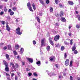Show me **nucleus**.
<instances>
[{
    "label": "nucleus",
    "instance_id": "nucleus-1",
    "mask_svg": "<svg viewBox=\"0 0 80 80\" xmlns=\"http://www.w3.org/2000/svg\"><path fill=\"white\" fill-rule=\"evenodd\" d=\"M3 62L4 64V65H5V71L7 72H9L10 69L8 67V62L4 60H3Z\"/></svg>",
    "mask_w": 80,
    "mask_h": 80
},
{
    "label": "nucleus",
    "instance_id": "nucleus-2",
    "mask_svg": "<svg viewBox=\"0 0 80 80\" xmlns=\"http://www.w3.org/2000/svg\"><path fill=\"white\" fill-rule=\"evenodd\" d=\"M16 31H17L16 32V33L18 35H22V32H20V28L18 27L17 28L16 30Z\"/></svg>",
    "mask_w": 80,
    "mask_h": 80
},
{
    "label": "nucleus",
    "instance_id": "nucleus-3",
    "mask_svg": "<svg viewBox=\"0 0 80 80\" xmlns=\"http://www.w3.org/2000/svg\"><path fill=\"white\" fill-rule=\"evenodd\" d=\"M9 65L10 66H12V68H11L12 70H13V69L15 70H16V68L15 66V64L12 62H11L9 63Z\"/></svg>",
    "mask_w": 80,
    "mask_h": 80
},
{
    "label": "nucleus",
    "instance_id": "nucleus-4",
    "mask_svg": "<svg viewBox=\"0 0 80 80\" xmlns=\"http://www.w3.org/2000/svg\"><path fill=\"white\" fill-rule=\"evenodd\" d=\"M60 35H56L54 38V40L55 41H56V42H57L58 40L59 39H60Z\"/></svg>",
    "mask_w": 80,
    "mask_h": 80
},
{
    "label": "nucleus",
    "instance_id": "nucleus-5",
    "mask_svg": "<svg viewBox=\"0 0 80 80\" xmlns=\"http://www.w3.org/2000/svg\"><path fill=\"white\" fill-rule=\"evenodd\" d=\"M69 62H70V60H69V59H66L65 63V64L66 66H68V65H69Z\"/></svg>",
    "mask_w": 80,
    "mask_h": 80
},
{
    "label": "nucleus",
    "instance_id": "nucleus-6",
    "mask_svg": "<svg viewBox=\"0 0 80 80\" xmlns=\"http://www.w3.org/2000/svg\"><path fill=\"white\" fill-rule=\"evenodd\" d=\"M27 60L28 61L30 62V63H33V59L31 58H27Z\"/></svg>",
    "mask_w": 80,
    "mask_h": 80
},
{
    "label": "nucleus",
    "instance_id": "nucleus-7",
    "mask_svg": "<svg viewBox=\"0 0 80 80\" xmlns=\"http://www.w3.org/2000/svg\"><path fill=\"white\" fill-rule=\"evenodd\" d=\"M6 29L8 32H10V31L11 28H10L9 27L8 25H7L6 26Z\"/></svg>",
    "mask_w": 80,
    "mask_h": 80
},
{
    "label": "nucleus",
    "instance_id": "nucleus-8",
    "mask_svg": "<svg viewBox=\"0 0 80 80\" xmlns=\"http://www.w3.org/2000/svg\"><path fill=\"white\" fill-rule=\"evenodd\" d=\"M64 14V12H63V11L62 10L60 11V14H59L60 17H63V14Z\"/></svg>",
    "mask_w": 80,
    "mask_h": 80
},
{
    "label": "nucleus",
    "instance_id": "nucleus-9",
    "mask_svg": "<svg viewBox=\"0 0 80 80\" xmlns=\"http://www.w3.org/2000/svg\"><path fill=\"white\" fill-rule=\"evenodd\" d=\"M49 40L50 44H51L52 45H54L53 42V41H52V38H49Z\"/></svg>",
    "mask_w": 80,
    "mask_h": 80
},
{
    "label": "nucleus",
    "instance_id": "nucleus-10",
    "mask_svg": "<svg viewBox=\"0 0 80 80\" xmlns=\"http://www.w3.org/2000/svg\"><path fill=\"white\" fill-rule=\"evenodd\" d=\"M55 57L54 56H52L49 58V59L50 61H53V60H55Z\"/></svg>",
    "mask_w": 80,
    "mask_h": 80
},
{
    "label": "nucleus",
    "instance_id": "nucleus-11",
    "mask_svg": "<svg viewBox=\"0 0 80 80\" xmlns=\"http://www.w3.org/2000/svg\"><path fill=\"white\" fill-rule=\"evenodd\" d=\"M68 3L70 5H73V4H74L73 2L70 1H68Z\"/></svg>",
    "mask_w": 80,
    "mask_h": 80
},
{
    "label": "nucleus",
    "instance_id": "nucleus-12",
    "mask_svg": "<svg viewBox=\"0 0 80 80\" xmlns=\"http://www.w3.org/2000/svg\"><path fill=\"white\" fill-rule=\"evenodd\" d=\"M5 56L7 59L8 60H10V56H9V55H8V54H6Z\"/></svg>",
    "mask_w": 80,
    "mask_h": 80
},
{
    "label": "nucleus",
    "instance_id": "nucleus-13",
    "mask_svg": "<svg viewBox=\"0 0 80 80\" xmlns=\"http://www.w3.org/2000/svg\"><path fill=\"white\" fill-rule=\"evenodd\" d=\"M75 50H76V47H75V45H74L72 47V52H74Z\"/></svg>",
    "mask_w": 80,
    "mask_h": 80
},
{
    "label": "nucleus",
    "instance_id": "nucleus-14",
    "mask_svg": "<svg viewBox=\"0 0 80 80\" xmlns=\"http://www.w3.org/2000/svg\"><path fill=\"white\" fill-rule=\"evenodd\" d=\"M61 20L63 22H65L66 21V19L64 18H61Z\"/></svg>",
    "mask_w": 80,
    "mask_h": 80
},
{
    "label": "nucleus",
    "instance_id": "nucleus-15",
    "mask_svg": "<svg viewBox=\"0 0 80 80\" xmlns=\"http://www.w3.org/2000/svg\"><path fill=\"white\" fill-rule=\"evenodd\" d=\"M8 50H12V46L10 44L8 45Z\"/></svg>",
    "mask_w": 80,
    "mask_h": 80
},
{
    "label": "nucleus",
    "instance_id": "nucleus-16",
    "mask_svg": "<svg viewBox=\"0 0 80 80\" xmlns=\"http://www.w3.org/2000/svg\"><path fill=\"white\" fill-rule=\"evenodd\" d=\"M27 6L28 8H30V7H32L31 6V4H30V3L29 2L27 3Z\"/></svg>",
    "mask_w": 80,
    "mask_h": 80
},
{
    "label": "nucleus",
    "instance_id": "nucleus-17",
    "mask_svg": "<svg viewBox=\"0 0 80 80\" xmlns=\"http://www.w3.org/2000/svg\"><path fill=\"white\" fill-rule=\"evenodd\" d=\"M44 39H43L41 40V46H43V44H44Z\"/></svg>",
    "mask_w": 80,
    "mask_h": 80
},
{
    "label": "nucleus",
    "instance_id": "nucleus-18",
    "mask_svg": "<svg viewBox=\"0 0 80 80\" xmlns=\"http://www.w3.org/2000/svg\"><path fill=\"white\" fill-rule=\"evenodd\" d=\"M36 18L37 19V20L38 22L39 23H40V18L38 17H36L35 18V19H36Z\"/></svg>",
    "mask_w": 80,
    "mask_h": 80
},
{
    "label": "nucleus",
    "instance_id": "nucleus-19",
    "mask_svg": "<svg viewBox=\"0 0 80 80\" xmlns=\"http://www.w3.org/2000/svg\"><path fill=\"white\" fill-rule=\"evenodd\" d=\"M32 7L34 9V10H36V8H35V4H34V3H32Z\"/></svg>",
    "mask_w": 80,
    "mask_h": 80
},
{
    "label": "nucleus",
    "instance_id": "nucleus-20",
    "mask_svg": "<svg viewBox=\"0 0 80 80\" xmlns=\"http://www.w3.org/2000/svg\"><path fill=\"white\" fill-rule=\"evenodd\" d=\"M15 48L16 50H17V49H18L19 48V45L18 44L15 45Z\"/></svg>",
    "mask_w": 80,
    "mask_h": 80
},
{
    "label": "nucleus",
    "instance_id": "nucleus-21",
    "mask_svg": "<svg viewBox=\"0 0 80 80\" xmlns=\"http://www.w3.org/2000/svg\"><path fill=\"white\" fill-rule=\"evenodd\" d=\"M23 52H24V49H23V48H21L20 52L21 53H23Z\"/></svg>",
    "mask_w": 80,
    "mask_h": 80
},
{
    "label": "nucleus",
    "instance_id": "nucleus-22",
    "mask_svg": "<svg viewBox=\"0 0 80 80\" xmlns=\"http://www.w3.org/2000/svg\"><path fill=\"white\" fill-rule=\"evenodd\" d=\"M13 53L14 55H18V53H17V51H13Z\"/></svg>",
    "mask_w": 80,
    "mask_h": 80
},
{
    "label": "nucleus",
    "instance_id": "nucleus-23",
    "mask_svg": "<svg viewBox=\"0 0 80 80\" xmlns=\"http://www.w3.org/2000/svg\"><path fill=\"white\" fill-rule=\"evenodd\" d=\"M65 49V47L64 46H62L61 48V50L62 51H63V50Z\"/></svg>",
    "mask_w": 80,
    "mask_h": 80
},
{
    "label": "nucleus",
    "instance_id": "nucleus-24",
    "mask_svg": "<svg viewBox=\"0 0 80 80\" xmlns=\"http://www.w3.org/2000/svg\"><path fill=\"white\" fill-rule=\"evenodd\" d=\"M49 9L50 10V12H53V7H50Z\"/></svg>",
    "mask_w": 80,
    "mask_h": 80
},
{
    "label": "nucleus",
    "instance_id": "nucleus-25",
    "mask_svg": "<svg viewBox=\"0 0 80 80\" xmlns=\"http://www.w3.org/2000/svg\"><path fill=\"white\" fill-rule=\"evenodd\" d=\"M70 45H72V44H73V39H71L70 41Z\"/></svg>",
    "mask_w": 80,
    "mask_h": 80
},
{
    "label": "nucleus",
    "instance_id": "nucleus-26",
    "mask_svg": "<svg viewBox=\"0 0 80 80\" xmlns=\"http://www.w3.org/2000/svg\"><path fill=\"white\" fill-rule=\"evenodd\" d=\"M15 64L16 68H18L19 65L18 63H15Z\"/></svg>",
    "mask_w": 80,
    "mask_h": 80
},
{
    "label": "nucleus",
    "instance_id": "nucleus-27",
    "mask_svg": "<svg viewBox=\"0 0 80 80\" xmlns=\"http://www.w3.org/2000/svg\"><path fill=\"white\" fill-rule=\"evenodd\" d=\"M39 0V2H40V3H41V4H42V5H43L44 4V2H43V0Z\"/></svg>",
    "mask_w": 80,
    "mask_h": 80
},
{
    "label": "nucleus",
    "instance_id": "nucleus-28",
    "mask_svg": "<svg viewBox=\"0 0 80 80\" xmlns=\"http://www.w3.org/2000/svg\"><path fill=\"white\" fill-rule=\"evenodd\" d=\"M1 23L2 25H5V22L4 21H1Z\"/></svg>",
    "mask_w": 80,
    "mask_h": 80
},
{
    "label": "nucleus",
    "instance_id": "nucleus-29",
    "mask_svg": "<svg viewBox=\"0 0 80 80\" xmlns=\"http://www.w3.org/2000/svg\"><path fill=\"white\" fill-rule=\"evenodd\" d=\"M55 16L56 17H58L59 16V15L58 13V12H56L55 14Z\"/></svg>",
    "mask_w": 80,
    "mask_h": 80
},
{
    "label": "nucleus",
    "instance_id": "nucleus-30",
    "mask_svg": "<svg viewBox=\"0 0 80 80\" xmlns=\"http://www.w3.org/2000/svg\"><path fill=\"white\" fill-rule=\"evenodd\" d=\"M47 50H48V51H50V46H48L47 47Z\"/></svg>",
    "mask_w": 80,
    "mask_h": 80
},
{
    "label": "nucleus",
    "instance_id": "nucleus-31",
    "mask_svg": "<svg viewBox=\"0 0 80 80\" xmlns=\"http://www.w3.org/2000/svg\"><path fill=\"white\" fill-rule=\"evenodd\" d=\"M17 7H13L12 8V9L13 11H16L17 10Z\"/></svg>",
    "mask_w": 80,
    "mask_h": 80
},
{
    "label": "nucleus",
    "instance_id": "nucleus-32",
    "mask_svg": "<svg viewBox=\"0 0 80 80\" xmlns=\"http://www.w3.org/2000/svg\"><path fill=\"white\" fill-rule=\"evenodd\" d=\"M54 1L55 3L58 5V0H54Z\"/></svg>",
    "mask_w": 80,
    "mask_h": 80
},
{
    "label": "nucleus",
    "instance_id": "nucleus-33",
    "mask_svg": "<svg viewBox=\"0 0 80 80\" xmlns=\"http://www.w3.org/2000/svg\"><path fill=\"white\" fill-rule=\"evenodd\" d=\"M77 18H78L79 21H80V15H77Z\"/></svg>",
    "mask_w": 80,
    "mask_h": 80
},
{
    "label": "nucleus",
    "instance_id": "nucleus-34",
    "mask_svg": "<svg viewBox=\"0 0 80 80\" xmlns=\"http://www.w3.org/2000/svg\"><path fill=\"white\" fill-rule=\"evenodd\" d=\"M72 63H73V61H71L70 62V64L69 66L70 67H72Z\"/></svg>",
    "mask_w": 80,
    "mask_h": 80
},
{
    "label": "nucleus",
    "instance_id": "nucleus-35",
    "mask_svg": "<svg viewBox=\"0 0 80 80\" xmlns=\"http://www.w3.org/2000/svg\"><path fill=\"white\" fill-rule=\"evenodd\" d=\"M76 28H80V25H79L78 24H77L76 25Z\"/></svg>",
    "mask_w": 80,
    "mask_h": 80
},
{
    "label": "nucleus",
    "instance_id": "nucleus-36",
    "mask_svg": "<svg viewBox=\"0 0 80 80\" xmlns=\"http://www.w3.org/2000/svg\"><path fill=\"white\" fill-rule=\"evenodd\" d=\"M14 14V12L13 11H12L11 12H10V15L12 16Z\"/></svg>",
    "mask_w": 80,
    "mask_h": 80
},
{
    "label": "nucleus",
    "instance_id": "nucleus-37",
    "mask_svg": "<svg viewBox=\"0 0 80 80\" xmlns=\"http://www.w3.org/2000/svg\"><path fill=\"white\" fill-rule=\"evenodd\" d=\"M33 75L35 77H38V74H37L36 72H34L33 73Z\"/></svg>",
    "mask_w": 80,
    "mask_h": 80
},
{
    "label": "nucleus",
    "instance_id": "nucleus-38",
    "mask_svg": "<svg viewBox=\"0 0 80 80\" xmlns=\"http://www.w3.org/2000/svg\"><path fill=\"white\" fill-rule=\"evenodd\" d=\"M29 8V10L31 12H33V10L32 9V8L31 7H30Z\"/></svg>",
    "mask_w": 80,
    "mask_h": 80
},
{
    "label": "nucleus",
    "instance_id": "nucleus-39",
    "mask_svg": "<svg viewBox=\"0 0 80 80\" xmlns=\"http://www.w3.org/2000/svg\"><path fill=\"white\" fill-rule=\"evenodd\" d=\"M58 5L60 8H62V7H63V5H62V4L60 3Z\"/></svg>",
    "mask_w": 80,
    "mask_h": 80
},
{
    "label": "nucleus",
    "instance_id": "nucleus-40",
    "mask_svg": "<svg viewBox=\"0 0 80 80\" xmlns=\"http://www.w3.org/2000/svg\"><path fill=\"white\" fill-rule=\"evenodd\" d=\"M40 61H38L36 62V64L37 65H40Z\"/></svg>",
    "mask_w": 80,
    "mask_h": 80
},
{
    "label": "nucleus",
    "instance_id": "nucleus-41",
    "mask_svg": "<svg viewBox=\"0 0 80 80\" xmlns=\"http://www.w3.org/2000/svg\"><path fill=\"white\" fill-rule=\"evenodd\" d=\"M74 54H77V53H78V51H77V50H75L74 51Z\"/></svg>",
    "mask_w": 80,
    "mask_h": 80
},
{
    "label": "nucleus",
    "instance_id": "nucleus-42",
    "mask_svg": "<svg viewBox=\"0 0 80 80\" xmlns=\"http://www.w3.org/2000/svg\"><path fill=\"white\" fill-rule=\"evenodd\" d=\"M64 57L65 58H67V53H65L64 55Z\"/></svg>",
    "mask_w": 80,
    "mask_h": 80
},
{
    "label": "nucleus",
    "instance_id": "nucleus-43",
    "mask_svg": "<svg viewBox=\"0 0 80 80\" xmlns=\"http://www.w3.org/2000/svg\"><path fill=\"white\" fill-rule=\"evenodd\" d=\"M37 43V42L35 40H33V45H35Z\"/></svg>",
    "mask_w": 80,
    "mask_h": 80
},
{
    "label": "nucleus",
    "instance_id": "nucleus-44",
    "mask_svg": "<svg viewBox=\"0 0 80 80\" xmlns=\"http://www.w3.org/2000/svg\"><path fill=\"white\" fill-rule=\"evenodd\" d=\"M32 73L31 72H29L28 73V75H29V77H30V76H32Z\"/></svg>",
    "mask_w": 80,
    "mask_h": 80
},
{
    "label": "nucleus",
    "instance_id": "nucleus-45",
    "mask_svg": "<svg viewBox=\"0 0 80 80\" xmlns=\"http://www.w3.org/2000/svg\"><path fill=\"white\" fill-rule=\"evenodd\" d=\"M6 75L7 77H10V74H9L7 73H6Z\"/></svg>",
    "mask_w": 80,
    "mask_h": 80
},
{
    "label": "nucleus",
    "instance_id": "nucleus-46",
    "mask_svg": "<svg viewBox=\"0 0 80 80\" xmlns=\"http://www.w3.org/2000/svg\"><path fill=\"white\" fill-rule=\"evenodd\" d=\"M70 80H73V77L72 76H70Z\"/></svg>",
    "mask_w": 80,
    "mask_h": 80
},
{
    "label": "nucleus",
    "instance_id": "nucleus-47",
    "mask_svg": "<svg viewBox=\"0 0 80 80\" xmlns=\"http://www.w3.org/2000/svg\"><path fill=\"white\" fill-rule=\"evenodd\" d=\"M4 13L3 12H1V13H0V15H3Z\"/></svg>",
    "mask_w": 80,
    "mask_h": 80
},
{
    "label": "nucleus",
    "instance_id": "nucleus-48",
    "mask_svg": "<svg viewBox=\"0 0 80 80\" xmlns=\"http://www.w3.org/2000/svg\"><path fill=\"white\" fill-rule=\"evenodd\" d=\"M15 80H18V77L17 76H15Z\"/></svg>",
    "mask_w": 80,
    "mask_h": 80
},
{
    "label": "nucleus",
    "instance_id": "nucleus-49",
    "mask_svg": "<svg viewBox=\"0 0 80 80\" xmlns=\"http://www.w3.org/2000/svg\"><path fill=\"white\" fill-rule=\"evenodd\" d=\"M14 75H15V74H14V73L13 72L11 73V77H13V76H14Z\"/></svg>",
    "mask_w": 80,
    "mask_h": 80
},
{
    "label": "nucleus",
    "instance_id": "nucleus-50",
    "mask_svg": "<svg viewBox=\"0 0 80 80\" xmlns=\"http://www.w3.org/2000/svg\"><path fill=\"white\" fill-rule=\"evenodd\" d=\"M11 12H12V9H9L8 11V12H9V13H10Z\"/></svg>",
    "mask_w": 80,
    "mask_h": 80
},
{
    "label": "nucleus",
    "instance_id": "nucleus-51",
    "mask_svg": "<svg viewBox=\"0 0 80 80\" xmlns=\"http://www.w3.org/2000/svg\"><path fill=\"white\" fill-rule=\"evenodd\" d=\"M55 66H56V68H58V64H56L55 65Z\"/></svg>",
    "mask_w": 80,
    "mask_h": 80
},
{
    "label": "nucleus",
    "instance_id": "nucleus-52",
    "mask_svg": "<svg viewBox=\"0 0 80 80\" xmlns=\"http://www.w3.org/2000/svg\"><path fill=\"white\" fill-rule=\"evenodd\" d=\"M3 50H7V47H5L3 48Z\"/></svg>",
    "mask_w": 80,
    "mask_h": 80
},
{
    "label": "nucleus",
    "instance_id": "nucleus-53",
    "mask_svg": "<svg viewBox=\"0 0 80 80\" xmlns=\"http://www.w3.org/2000/svg\"><path fill=\"white\" fill-rule=\"evenodd\" d=\"M59 44H57L56 46V47H57V48L59 47Z\"/></svg>",
    "mask_w": 80,
    "mask_h": 80
},
{
    "label": "nucleus",
    "instance_id": "nucleus-54",
    "mask_svg": "<svg viewBox=\"0 0 80 80\" xmlns=\"http://www.w3.org/2000/svg\"><path fill=\"white\" fill-rule=\"evenodd\" d=\"M26 71H30V69H29V68H26Z\"/></svg>",
    "mask_w": 80,
    "mask_h": 80
},
{
    "label": "nucleus",
    "instance_id": "nucleus-55",
    "mask_svg": "<svg viewBox=\"0 0 80 80\" xmlns=\"http://www.w3.org/2000/svg\"><path fill=\"white\" fill-rule=\"evenodd\" d=\"M4 10L5 12H7V9L5 8L4 9Z\"/></svg>",
    "mask_w": 80,
    "mask_h": 80
},
{
    "label": "nucleus",
    "instance_id": "nucleus-56",
    "mask_svg": "<svg viewBox=\"0 0 80 80\" xmlns=\"http://www.w3.org/2000/svg\"><path fill=\"white\" fill-rule=\"evenodd\" d=\"M68 35H69V36H72V33L70 32L68 33Z\"/></svg>",
    "mask_w": 80,
    "mask_h": 80
},
{
    "label": "nucleus",
    "instance_id": "nucleus-57",
    "mask_svg": "<svg viewBox=\"0 0 80 80\" xmlns=\"http://www.w3.org/2000/svg\"><path fill=\"white\" fill-rule=\"evenodd\" d=\"M7 78L8 79V80H11V79H10V78L8 77Z\"/></svg>",
    "mask_w": 80,
    "mask_h": 80
},
{
    "label": "nucleus",
    "instance_id": "nucleus-58",
    "mask_svg": "<svg viewBox=\"0 0 80 80\" xmlns=\"http://www.w3.org/2000/svg\"><path fill=\"white\" fill-rule=\"evenodd\" d=\"M56 26H59V25H58V23H57L56 24Z\"/></svg>",
    "mask_w": 80,
    "mask_h": 80
},
{
    "label": "nucleus",
    "instance_id": "nucleus-59",
    "mask_svg": "<svg viewBox=\"0 0 80 80\" xmlns=\"http://www.w3.org/2000/svg\"><path fill=\"white\" fill-rule=\"evenodd\" d=\"M42 14L43 13H42V12L39 13L40 15L41 16H42Z\"/></svg>",
    "mask_w": 80,
    "mask_h": 80
},
{
    "label": "nucleus",
    "instance_id": "nucleus-60",
    "mask_svg": "<svg viewBox=\"0 0 80 80\" xmlns=\"http://www.w3.org/2000/svg\"><path fill=\"white\" fill-rule=\"evenodd\" d=\"M67 75V74L65 73H63V76H65V75Z\"/></svg>",
    "mask_w": 80,
    "mask_h": 80
},
{
    "label": "nucleus",
    "instance_id": "nucleus-61",
    "mask_svg": "<svg viewBox=\"0 0 80 80\" xmlns=\"http://www.w3.org/2000/svg\"><path fill=\"white\" fill-rule=\"evenodd\" d=\"M77 80H80V78L79 77H78L77 78Z\"/></svg>",
    "mask_w": 80,
    "mask_h": 80
},
{
    "label": "nucleus",
    "instance_id": "nucleus-62",
    "mask_svg": "<svg viewBox=\"0 0 80 80\" xmlns=\"http://www.w3.org/2000/svg\"><path fill=\"white\" fill-rule=\"evenodd\" d=\"M22 65H25V62H22Z\"/></svg>",
    "mask_w": 80,
    "mask_h": 80
},
{
    "label": "nucleus",
    "instance_id": "nucleus-63",
    "mask_svg": "<svg viewBox=\"0 0 80 80\" xmlns=\"http://www.w3.org/2000/svg\"><path fill=\"white\" fill-rule=\"evenodd\" d=\"M20 58V57L19 56V55L17 56V58H18H18Z\"/></svg>",
    "mask_w": 80,
    "mask_h": 80
},
{
    "label": "nucleus",
    "instance_id": "nucleus-64",
    "mask_svg": "<svg viewBox=\"0 0 80 80\" xmlns=\"http://www.w3.org/2000/svg\"><path fill=\"white\" fill-rule=\"evenodd\" d=\"M59 78H62V76L60 75L59 76Z\"/></svg>",
    "mask_w": 80,
    "mask_h": 80
}]
</instances>
